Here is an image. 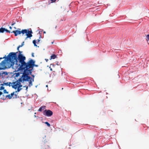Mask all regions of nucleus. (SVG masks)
<instances>
[{"mask_svg":"<svg viewBox=\"0 0 149 149\" xmlns=\"http://www.w3.org/2000/svg\"><path fill=\"white\" fill-rule=\"evenodd\" d=\"M31 56H32V57H34V53H32L31 54Z\"/></svg>","mask_w":149,"mask_h":149,"instance_id":"79ce46f5","label":"nucleus"},{"mask_svg":"<svg viewBox=\"0 0 149 149\" xmlns=\"http://www.w3.org/2000/svg\"><path fill=\"white\" fill-rule=\"evenodd\" d=\"M18 47V48H20V47H19V46Z\"/></svg>","mask_w":149,"mask_h":149,"instance_id":"864d4df0","label":"nucleus"},{"mask_svg":"<svg viewBox=\"0 0 149 149\" xmlns=\"http://www.w3.org/2000/svg\"><path fill=\"white\" fill-rule=\"evenodd\" d=\"M37 86H38V85H36V86H35V87H36H36H37Z\"/></svg>","mask_w":149,"mask_h":149,"instance_id":"5fc2aeb1","label":"nucleus"},{"mask_svg":"<svg viewBox=\"0 0 149 149\" xmlns=\"http://www.w3.org/2000/svg\"><path fill=\"white\" fill-rule=\"evenodd\" d=\"M3 92L4 93H8V92H7L6 90L4 89L3 90Z\"/></svg>","mask_w":149,"mask_h":149,"instance_id":"b1692460","label":"nucleus"},{"mask_svg":"<svg viewBox=\"0 0 149 149\" xmlns=\"http://www.w3.org/2000/svg\"><path fill=\"white\" fill-rule=\"evenodd\" d=\"M6 61L5 59L3 60L1 63H0V70H4L7 68L6 66Z\"/></svg>","mask_w":149,"mask_h":149,"instance_id":"9d476101","label":"nucleus"},{"mask_svg":"<svg viewBox=\"0 0 149 149\" xmlns=\"http://www.w3.org/2000/svg\"><path fill=\"white\" fill-rule=\"evenodd\" d=\"M57 0H49V1H51V3H54Z\"/></svg>","mask_w":149,"mask_h":149,"instance_id":"5701e85b","label":"nucleus"},{"mask_svg":"<svg viewBox=\"0 0 149 149\" xmlns=\"http://www.w3.org/2000/svg\"><path fill=\"white\" fill-rule=\"evenodd\" d=\"M15 24V22H13L11 24L12 26H13Z\"/></svg>","mask_w":149,"mask_h":149,"instance_id":"2f4dec72","label":"nucleus"},{"mask_svg":"<svg viewBox=\"0 0 149 149\" xmlns=\"http://www.w3.org/2000/svg\"><path fill=\"white\" fill-rule=\"evenodd\" d=\"M52 65L53 67H54L55 66V65L54 64H51L50 65Z\"/></svg>","mask_w":149,"mask_h":149,"instance_id":"37998d69","label":"nucleus"},{"mask_svg":"<svg viewBox=\"0 0 149 149\" xmlns=\"http://www.w3.org/2000/svg\"><path fill=\"white\" fill-rule=\"evenodd\" d=\"M46 106L44 105L41 106L40 107L38 111L40 112H41L43 110L46 108Z\"/></svg>","mask_w":149,"mask_h":149,"instance_id":"2eb2a0df","label":"nucleus"},{"mask_svg":"<svg viewBox=\"0 0 149 149\" xmlns=\"http://www.w3.org/2000/svg\"><path fill=\"white\" fill-rule=\"evenodd\" d=\"M33 33L31 29H24L23 35L25 34V36L29 37L30 38L32 37V34Z\"/></svg>","mask_w":149,"mask_h":149,"instance_id":"423d86ee","label":"nucleus"},{"mask_svg":"<svg viewBox=\"0 0 149 149\" xmlns=\"http://www.w3.org/2000/svg\"><path fill=\"white\" fill-rule=\"evenodd\" d=\"M36 43H37V42H36V40H34L33 41V44H36Z\"/></svg>","mask_w":149,"mask_h":149,"instance_id":"c85d7f7f","label":"nucleus"},{"mask_svg":"<svg viewBox=\"0 0 149 149\" xmlns=\"http://www.w3.org/2000/svg\"><path fill=\"white\" fill-rule=\"evenodd\" d=\"M43 114L47 117L51 116L53 114V112L49 109H45L43 112Z\"/></svg>","mask_w":149,"mask_h":149,"instance_id":"6e6552de","label":"nucleus"},{"mask_svg":"<svg viewBox=\"0 0 149 149\" xmlns=\"http://www.w3.org/2000/svg\"><path fill=\"white\" fill-rule=\"evenodd\" d=\"M31 75L32 76V77H33V78H32V79H34V77H35L34 75L33 74H31V75Z\"/></svg>","mask_w":149,"mask_h":149,"instance_id":"f704fd0d","label":"nucleus"},{"mask_svg":"<svg viewBox=\"0 0 149 149\" xmlns=\"http://www.w3.org/2000/svg\"><path fill=\"white\" fill-rule=\"evenodd\" d=\"M13 84L12 83H11V82H9L7 83H3V84H1V85L2 86H9L10 87L11 86L10 84Z\"/></svg>","mask_w":149,"mask_h":149,"instance_id":"4468645a","label":"nucleus"},{"mask_svg":"<svg viewBox=\"0 0 149 149\" xmlns=\"http://www.w3.org/2000/svg\"><path fill=\"white\" fill-rule=\"evenodd\" d=\"M50 71H52V68H50Z\"/></svg>","mask_w":149,"mask_h":149,"instance_id":"de8ad7c7","label":"nucleus"},{"mask_svg":"<svg viewBox=\"0 0 149 149\" xmlns=\"http://www.w3.org/2000/svg\"><path fill=\"white\" fill-rule=\"evenodd\" d=\"M146 40L147 41H148L149 40V34H148L146 36Z\"/></svg>","mask_w":149,"mask_h":149,"instance_id":"393cba45","label":"nucleus"},{"mask_svg":"<svg viewBox=\"0 0 149 149\" xmlns=\"http://www.w3.org/2000/svg\"><path fill=\"white\" fill-rule=\"evenodd\" d=\"M1 72H2L3 74H4L5 75H7L8 74V72L6 71H2Z\"/></svg>","mask_w":149,"mask_h":149,"instance_id":"a211bd4d","label":"nucleus"},{"mask_svg":"<svg viewBox=\"0 0 149 149\" xmlns=\"http://www.w3.org/2000/svg\"><path fill=\"white\" fill-rule=\"evenodd\" d=\"M17 50L18 51H19V48H18V47H17Z\"/></svg>","mask_w":149,"mask_h":149,"instance_id":"a18cd8bd","label":"nucleus"},{"mask_svg":"<svg viewBox=\"0 0 149 149\" xmlns=\"http://www.w3.org/2000/svg\"><path fill=\"white\" fill-rule=\"evenodd\" d=\"M51 58L50 59V60L52 59H54L55 58H56L57 57V56L54 54H53L51 56Z\"/></svg>","mask_w":149,"mask_h":149,"instance_id":"f3484780","label":"nucleus"},{"mask_svg":"<svg viewBox=\"0 0 149 149\" xmlns=\"http://www.w3.org/2000/svg\"><path fill=\"white\" fill-rule=\"evenodd\" d=\"M6 97L10 99H11L12 97L10 94L9 95H7L6 96Z\"/></svg>","mask_w":149,"mask_h":149,"instance_id":"aec40b11","label":"nucleus"},{"mask_svg":"<svg viewBox=\"0 0 149 149\" xmlns=\"http://www.w3.org/2000/svg\"><path fill=\"white\" fill-rule=\"evenodd\" d=\"M9 28H10V29H12V27H11V26H10L9 27Z\"/></svg>","mask_w":149,"mask_h":149,"instance_id":"49530a36","label":"nucleus"},{"mask_svg":"<svg viewBox=\"0 0 149 149\" xmlns=\"http://www.w3.org/2000/svg\"><path fill=\"white\" fill-rule=\"evenodd\" d=\"M19 52V53L18 54V56L19 58L20 59L19 62H23L24 61H25L26 60V57L24 56L23 54H21V53L22 52V51H18Z\"/></svg>","mask_w":149,"mask_h":149,"instance_id":"9b49d317","label":"nucleus"},{"mask_svg":"<svg viewBox=\"0 0 149 149\" xmlns=\"http://www.w3.org/2000/svg\"><path fill=\"white\" fill-rule=\"evenodd\" d=\"M56 65H60V63H59L58 62H57L56 63Z\"/></svg>","mask_w":149,"mask_h":149,"instance_id":"72a5a7b5","label":"nucleus"},{"mask_svg":"<svg viewBox=\"0 0 149 149\" xmlns=\"http://www.w3.org/2000/svg\"><path fill=\"white\" fill-rule=\"evenodd\" d=\"M1 86V84H0V86Z\"/></svg>","mask_w":149,"mask_h":149,"instance_id":"680f3d73","label":"nucleus"},{"mask_svg":"<svg viewBox=\"0 0 149 149\" xmlns=\"http://www.w3.org/2000/svg\"><path fill=\"white\" fill-rule=\"evenodd\" d=\"M17 91H15V93H16L17 92H19L22 89V88L19 87H17Z\"/></svg>","mask_w":149,"mask_h":149,"instance_id":"6ab92c4d","label":"nucleus"},{"mask_svg":"<svg viewBox=\"0 0 149 149\" xmlns=\"http://www.w3.org/2000/svg\"><path fill=\"white\" fill-rule=\"evenodd\" d=\"M6 58H7V59L8 60V58L7 57V56H6V55H5V56L4 57H0V60L2 59H4V58L6 60Z\"/></svg>","mask_w":149,"mask_h":149,"instance_id":"412c9836","label":"nucleus"},{"mask_svg":"<svg viewBox=\"0 0 149 149\" xmlns=\"http://www.w3.org/2000/svg\"><path fill=\"white\" fill-rule=\"evenodd\" d=\"M15 97H13V98H17V94H15Z\"/></svg>","mask_w":149,"mask_h":149,"instance_id":"c9c22d12","label":"nucleus"},{"mask_svg":"<svg viewBox=\"0 0 149 149\" xmlns=\"http://www.w3.org/2000/svg\"><path fill=\"white\" fill-rule=\"evenodd\" d=\"M28 38H30V37H28H28H27V36H26V37L25 38V40H27Z\"/></svg>","mask_w":149,"mask_h":149,"instance_id":"473e14b6","label":"nucleus"},{"mask_svg":"<svg viewBox=\"0 0 149 149\" xmlns=\"http://www.w3.org/2000/svg\"><path fill=\"white\" fill-rule=\"evenodd\" d=\"M49 68L50 69L51 68V67H49Z\"/></svg>","mask_w":149,"mask_h":149,"instance_id":"052dcab7","label":"nucleus"},{"mask_svg":"<svg viewBox=\"0 0 149 149\" xmlns=\"http://www.w3.org/2000/svg\"><path fill=\"white\" fill-rule=\"evenodd\" d=\"M34 114H36V113L35 112V113H34Z\"/></svg>","mask_w":149,"mask_h":149,"instance_id":"4d7b16f0","label":"nucleus"},{"mask_svg":"<svg viewBox=\"0 0 149 149\" xmlns=\"http://www.w3.org/2000/svg\"><path fill=\"white\" fill-rule=\"evenodd\" d=\"M15 92H14L10 94V95L12 97L14 96V95H15Z\"/></svg>","mask_w":149,"mask_h":149,"instance_id":"bb28decb","label":"nucleus"},{"mask_svg":"<svg viewBox=\"0 0 149 149\" xmlns=\"http://www.w3.org/2000/svg\"><path fill=\"white\" fill-rule=\"evenodd\" d=\"M26 63L25 61L23 62H20L19 61V63H18L17 62H15V68L14 69H15V72H18L20 71L21 72L23 71V69L24 68L23 65L24 64Z\"/></svg>","mask_w":149,"mask_h":149,"instance_id":"7ed1b4c3","label":"nucleus"},{"mask_svg":"<svg viewBox=\"0 0 149 149\" xmlns=\"http://www.w3.org/2000/svg\"><path fill=\"white\" fill-rule=\"evenodd\" d=\"M54 42H52V44H53L54 43Z\"/></svg>","mask_w":149,"mask_h":149,"instance_id":"603ef678","label":"nucleus"},{"mask_svg":"<svg viewBox=\"0 0 149 149\" xmlns=\"http://www.w3.org/2000/svg\"><path fill=\"white\" fill-rule=\"evenodd\" d=\"M34 117H36V116L35 115H34Z\"/></svg>","mask_w":149,"mask_h":149,"instance_id":"6e6d98bb","label":"nucleus"},{"mask_svg":"<svg viewBox=\"0 0 149 149\" xmlns=\"http://www.w3.org/2000/svg\"><path fill=\"white\" fill-rule=\"evenodd\" d=\"M21 83L22 82L20 81L19 79L18 80L15 81V82L12 83L13 85H11L13 88L16 90L17 87L21 88L22 86Z\"/></svg>","mask_w":149,"mask_h":149,"instance_id":"39448f33","label":"nucleus"},{"mask_svg":"<svg viewBox=\"0 0 149 149\" xmlns=\"http://www.w3.org/2000/svg\"><path fill=\"white\" fill-rule=\"evenodd\" d=\"M23 30L24 29H22L21 30L20 29L18 28L17 30L13 31L12 32H10V33H13L15 36H16L21 34H22V35L23 36Z\"/></svg>","mask_w":149,"mask_h":149,"instance_id":"0eeeda50","label":"nucleus"},{"mask_svg":"<svg viewBox=\"0 0 149 149\" xmlns=\"http://www.w3.org/2000/svg\"><path fill=\"white\" fill-rule=\"evenodd\" d=\"M24 45V42H23L21 44V45L23 46Z\"/></svg>","mask_w":149,"mask_h":149,"instance_id":"e433bc0d","label":"nucleus"},{"mask_svg":"<svg viewBox=\"0 0 149 149\" xmlns=\"http://www.w3.org/2000/svg\"><path fill=\"white\" fill-rule=\"evenodd\" d=\"M5 96L4 95H3V97H1V99L3 100H5L6 98H4V97Z\"/></svg>","mask_w":149,"mask_h":149,"instance_id":"c756f323","label":"nucleus"},{"mask_svg":"<svg viewBox=\"0 0 149 149\" xmlns=\"http://www.w3.org/2000/svg\"><path fill=\"white\" fill-rule=\"evenodd\" d=\"M45 60L47 62L48 61V59H45Z\"/></svg>","mask_w":149,"mask_h":149,"instance_id":"c03bdc74","label":"nucleus"},{"mask_svg":"<svg viewBox=\"0 0 149 149\" xmlns=\"http://www.w3.org/2000/svg\"><path fill=\"white\" fill-rule=\"evenodd\" d=\"M23 87H26V90L27 91V89H28V86H23Z\"/></svg>","mask_w":149,"mask_h":149,"instance_id":"7c9ffc66","label":"nucleus"},{"mask_svg":"<svg viewBox=\"0 0 149 149\" xmlns=\"http://www.w3.org/2000/svg\"><path fill=\"white\" fill-rule=\"evenodd\" d=\"M14 28L15 29H16V27H15Z\"/></svg>","mask_w":149,"mask_h":149,"instance_id":"13d9d810","label":"nucleus"},{"mask_svg":"<svg viewBox=\"0 0 149 149\" xmlns=\"http://www.w3.org/2000/svg\"><path fill=\"white\" fill-rule=\"evenodd\" d=\"M49 146L47 145V146L45 148H49Z\"/></svg>","mask_w":149,"mask_h":149,"instance_id":"58836bf2","label":"nucleus"},{"mask_svg":"<svg viewBox=\"0 0 149 149\" xmlns=\"http://www.w3.org/2000/svg\"><path fill=\"white\" fill-rule=\"evenodd\" d=\"M34 81V79H32V77H31V78L29 79L27 81L29 82V87H30L31 86H32V82Z\"/></svg>","mask_w":149,"mask_h":149,"instance_id":"ddd939ff","label":"nucleus"},{"mask_svg":"<svg viewBox=\"0 0 149 149\" xmlns=\"http://www.w3.org/2000/svg\"><path fill=\"white\" fill-rule=\"evenodd\" d=\"M30 65L27 63H25V64L23 65V66H24L23 69L25 72L29 76L31 75L33 68H30L29 67Z\"/></svg>","mask_w":149,"mask_h":149,"instance_id":"f03ea898","label":"nucleus"},{"mask_svg":"<svg viewBox=\"0 0 149 149\" xmlns=\"http://www.w3.org/2000/svg\"><path fill=\"white\" fill-rule=\"evenodd\" d=\"M22 72H16L15 73V74H14L15 75V77H18L19 76H20V74H22Z\"/></svg>","mask_w":149,"mask_h":149,"instance_id":"dca6fc26","label":"nucleus"},{"mask_svg":"<svg viewBox=\"0 0 149 149\" xmlns=\"http://www.w3.org/2000/svg\"><path fill=\"white\" fill-rule=\"evenodd\" d=\"M43 33H46V32H45V31H44L43 32Z\"/></svg>","mask_w":149,"mask_h":149,"instance_id":"8fccbe9b","label":"nucleus"},{"mask_svg":"<svg viewBox=\"0 0 149 149\" xmlns=\"http://www.w3.org/2000/svg\"><path fill=\"white\" fill-rule=\"evenodd\" d=\"M45 123L46 125H47V126H48V127H49L50 126V123H48V122H45Z\"/></svg>","mask_w":149,"mask_h":149,"instance_id":"4be33fe9","label":"nucleus"},{"mask_svg":"<svg viewBox=\"0 0 149 149\" xmlns=\"http://www.w3.org/2000/svg\"><path fill=\"white\" fill-rule=\"evenodd\" d=\"M19 47H22V46L21 45H19Z\"/></svg>","mask_w":149,"mask_h":149,"instance_id":"09e8293b","label":"nucleus"},{"mask_svg":"<svg viewBox=\"0 0 149 149\" xmlns=\"http://www.w3.org/2000/svg\"><path fill=\"white\" fill-rule=\"evenodd\" d=\"M5 31L6 33H10V31L8 30L5 28L1 27L0 28V33H3Z\"/></svg>","mask_w":149,"mask_h":149,"instance_id":"f8f14e48","label":"nucleus"},{"mask_svg":"<svg viewBox=\"0 0 149 149\" xmlns=\"http://www.w3.org/2000/svg\"><path fill=\"white\" fill-rule=\"evenodd\" d=\"M57 27V26H56V27H55V28H56Z\"/></svg>","mask_w":149,"mask_h":149,"instance_id":"bf43d9fd","label":"nucleus"},{"mask_svg":"<svg viewBox=\"0 0 149 149\" xmlns=\"http://www.w3.org/2000/svg\"><path fill=\"white\" fill-rule=\"evenodd\" d=\"M30 65L29 67L30 68H33L34 67H38V65L35 64V61L33 59H31L27 62Z\"/></svg>","mask_w":149,"mask_h":149,"instance_id":"1a4fd4ad","label":"nucleus"},{"mask_svg":"<svg viewBox=\"0 0 149 149\" xmlns=\"http://www.w3.org/2000/svg\"><path fill=\"white\" fill-rule=\"evenodd\" d=\"M48 86L47 85H46V87H48Z\"/></svg>","mask_w":149,"mask_h":149,"instance_id":"3c124183","label":"nucleus"},{"mask_svg":"<svg viewBox=\"0 0 149 149\" xmlns=\"http://www.w3.org/2000/svg\"><path fill=\"white\" fill-rule=\"evenodd\" d=\"M39 33L40 34V37H39V39H40L42 37H41V35H40V31L39 32Z\"/></svg>","mask_w":149,"mask_h":149,"instance_id":"ea45409f","label":"nucleus"},{"mask_svg":"<svg viewBox=\"0 0 149 149\" xmlns=\"http://www.w3.org/2000/svg\"><path fill=\"white\" fill-rule=\"evenodd\" d=\"M5 89V87L3 86H2L0 87V90H4Z\"/></svg>","mask_w":149,"mask_h":149,"instance_id":"a878e982","label":"nucleus"},{"mask_svg":"<svg viewBox=\"0 0 149 149\" xmlns=\"http://www.w3.org/2000/svg\"><path fill=\"white\" fill-rule=\"evenodd\" d=\"M34 45L35 46L37 47H39V46H38L36 44H34Z\"/></svg>","mask_w":149,"mask_h":149,"instance_id":"4c0bfd02","label":"nucleus"},{"mask_svg":"<svg viewBox=\"0 0 149 149\" xmlns=\"http://www.w3.org/2000/svg\"><path fill=\"white\" fill-rule=\"evenodd\" d=\"M37 42H39L40 41V40L39 39H38L37 40Z\"/></svg>","mask_w":149,"mask_h":149,"instance_id":"a19ab883","label":"nucleus"},{"mask_svg":"<svg viewBox=\"0 0 149 149\" xmlns=\"http://www.w3.org/2000/svg\"><path fill=\"white\" fill-rule=\"evenodd\" d=\"M18 52H11L9 53L7 57L9 61L11 63L10 65H9L7 68H10L11 67L13 69L14 68V65L15 62H19L20 59L17 56V53Z\"/></svg>","mask_w":149,"mask_h":149,"instance_id":"f257e3e1","label":"nucleus"},{"mask_svg":"<svg viewBox=\"0 0 149 149\" xmlns=\"http://www.w3.org/2000/svg\"><path fill=\"white\" fill-rule=\"evenodd\" d=\"M22 75L20 76V78L18 79L22 81V83H24V82L27 81L31 77L30 76L28 75L24 70L23 72H22Z\"/></svg>","mask_w":149,"mask_h":149,"instance_id":"20e7f679","label":"nucleus"},{"mask_svg":"<svg viewBox=\"0 0 149 149\" xmlns=\"http://www.w3.org/2000/svg\"><path fill=\"white\" fill-rule=\"evenodd\" d=\"M0 77H2V78H3L4 77L3 76L2 72H0Z\"/></svg>","mask_w":149,"mask_h":149,"instance_id":"cd10ccee","label":"nucleus"}]
</instances>
